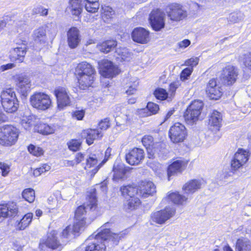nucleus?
<instances>
[{
	"label": "nucleus",
	"mask_w": 251,
	"mask_h": 251,
	"mask_svg": "<svg viewBox=\"0 0 251 251\" xmlns=\"http://www.w3.org/2000/svg\"><path fill=\"white\" fill-rule=\"evenodd\" d=\"M33 39L37 44H44L47 40L46 28L44 26H40L34 30L33 33Z\"/></svg>",
	"instance_id": "37"
},
{
	"label": "nucleus",
	"mask_w": 251,
	"mask_h": 251,
	"mask_svg": "<svg viewBox=\"0 0 251 251\" xmlns=\"http://www.w3.org/2000/svg\"><path fill=\"white\" fill-rule=\"evenodd\" d=\"M68 8L73 16L80 19L83 10L82 0H69Z\"/></svg>",
	"instance_id": "35"
},
{
	"label": "nucleus",
	"mask_w": 251,
	"mask_h": 251,
	"mask_svg": "<svg viewBox=\"0 0 251 251\" xmlns=\"http://www.w3.org/2000/svg\"><path fill=\"white\" fill-rule=\"evenodd\" d=\"M14 67V64H6L0 66L1 71H4L6 70L11 69Z\"/></svg>",
	"instance_id": "64"
},
{
	"label": "nucleus",
	"mask_w": 251,
	"mask_h": 251,
	"mask_svg": "<svg viewBox=\"0 0 251 251\" xmlns=\"http://www.w3.org/2000/svg\"><path fill=\"white\" fill-rule=\"evenodd\" d=\"M80 42L79 31L77 27L72 26L67 32V42L71 49H75L77 47Z\"/></svg>",
	"instance_id": "28"
},
{
	"label": "nucleus",
	"mask_w": 251,
	"mask_h": 251,
	"mask_svg": "<svg viewBox=\"0 0 251 251\" xmlns=\"http://www.w3.org/2000/svg\"><path fill=\"white\" fill-rule=\"evenodd\" d=\"M145 157L144 151L139 148L134 147L130 150L125 155L126 162L130 165L140 164Z\"/></svg>",
	"instance_id": "20"
},
{
	"label": "nucleus",
	"mask_w": 251,
	"mask_h": 251,
	"mask_svg": "<svg viewBox=\"0 0 251 251\" xmlns=\"http://www.w3.org/2000/svg\"><path fill=\"white\" fill-rule=\"evenodd\" d=\"M202 182L200 179H192L187 181L182 186V190L187 195L193 194L201 188Z\"/></svg>",
	"instance_id": "30"
},
{
	"label": "nucleus",
	"mask_w": 251,
	"mask_h": 251,
	"mask_svg": "<svg viewBox=\"0 0 251 251\" xmlns=\"http://www.w3.org/2000/svg\"><path fill=\"white\" fill-rule=\"evenodd\" d=\"M114 12L112 8L108 6H104L101 7V16L106 20L110 19L112 18Z\"/></svg>",
	"instance_id": "55"
},
{
	"label": "nucleus",
	"mask_w": 251,
	"mask_h": 251,
	"mask_svg": "<svg viewBox=\"0 0 251 251\" xmlns=\"http://www.w3.org/2000/svg\"><path fill=\"white\" fill-rule=\"evenodd\" d=\"M128 233V232L126 229L122 230L118 233L111 231L109 241L111 242L114 246L118 245L121 240L126 237Z\"/></svg>",
	"instance_id": "44"
},
{
	"label": "nucleus",
	"mask_w": 251,
	"mask_h": 251,
	"mask_svg": "<svg viewBox=\"0 0 251 251\" xmlns=\"http://www.w3.org/2000/svg\"><path fill=\"white\" fill-rule=\"evenodd\" d=\"M148 111L146 108H142L137 110V114L141 117H146L150 116Z\"/></svg>",
	"instance_id": "62"
},
{
	"label": "nucleus",
	"mask_w": 251,
	"mask_h": 251,
	"mask_svg": "<svg viewBox=\"0 0 251 251\" xmlns=\"http://www.w3.org/2000/svg\"><path fill=\"white\" fill-rule=\"evenodd\" d=\"M111 233V231L110 228H102L96 235L95 238L97 239L96 240H99L103 242H104V241H109Z\"/></svg>",
	"instance_id": "48"
},
{
	"label": "nucleus",
	"mask_w": 251,
	"mask_h": 251,
	"mask_svg": "<svg viewBox=\"0 0 251 251\" xmlns=\"http://www.w3.org/2000/svg\"><path fill=\"white\" fill-rule=\"evenodd\" d=\"M84 251H106V246L102 241L94 240L86 245Z\"/></svg>",
	"instance_id": "39"
},
{
	"label": "nucleus",
	"mask_w": 251,
	"mask_h": 251,
	"mask_svg": "<svg viewBox=\"0 0 251 251\" xmlns=\"http://www.w3.org/2000/svg\"><path fill=\"white\" fill-rule=\"evenodd\" d=\"M223 86L218 77L210 78L206 83L205 89L207 97L211 100H219L224 94Z\"/></svg>",
	"instance_id": "10"
},
{
	"label": "nucleus",
	"mask_w": 251,
	"mask_h": 251,
	"mask_svg": "<svg viewBox=\"0 0 251 251\" xmlns=\"http://www.w3.org/2000/svg\"><path fill=\"white\" fill-rule=\"evenodd\" d=\"M168 201L177 206H183L188 202V198L178 191L169 192L167 195Z\"/></svg>",
	"instance_id": "31"
},
{
	"label": "nucleus",
	"mask_w": 251,
	"mask_h": 251,
	"mask_svg": "<svg viewBox=\"0 0 251 251\" xmlns=\"http://www.w3.org/2000/svg\"><path fill=\"white\" fill-rule=\"evenodd\" d=\"M111 124L109 117H106L100 120L98 123V127H96L103 133L104 131L107 130L111 126Z\"/></svg>",
	"instance_id": "52"
},
{
	"label": "nucleus",
	"mask_w": 251,
	"mask_h": 251,
	"mask_svg": "<svg viewBox=\"0 0 251 251\" xmlns=\"http://www.w3.org/2000/svg\"><path fill=\"white\" fill-rule=\"evenodd\" d=\"M23 198L29 203L33 202L35 199L34 190L32 188H25L22 193Z\"/></svg>",
	"instance_id": "50"
},
{
	"label": "nucleus",
	"mask_w": 251,
	"mask_h": 251,
	"mask_svg": "<svg viewBox=\"0 0 251 251\" xmlns=\"http://www.w3.org/2000/svg\"><path fill=\"white\" fill-rule=\"evenodd\" d=\"M189 160L182 157L173 158L167 167L166 172L169 180L173 176L181 174L187 168Z\"/></svg>",
	"instance_id": "9"
},
{
	"label": "nucleus",
	"mask_w": 251,
	"mask_h": 251,
	"mask_svg": "<svg viewBox=\"0 0 251 251\" xmlns=\"http://www.w3.org/2000/svg\"><path fill=\"white\" fill-rule=\"evenodd\" d=\"M193 64H189L187 67L182 70L180 74V80L182 81H185L188 79L193 71Z\"/></svg>",
	"instance_id": "54"
},
{
	"label": "nucleus",
	"mask_w": 251,
	"mask_h": 251,
	"mask_svg": "<svg viewBox=\"0 0 251 251\" xmlns=\"http://www.w3.org/2000/svg\"><path fill=\"white\" fill-rule=\"evenodd\" d=\"M166 11L168 18L173 21H180L187 17L186 11L182 9L181 5L178 3L169 4Z\"/></svg>",
	"instance_id": "19"
},
{
	"label": "nucleus",
	"mask_w": 251,
	"mask_h": 251,
	"mask_svg": "<svg viewBox=\"0 0 251 251\" xmlns=\"http://www.w3.org/2000/svg\"><path fill=\"white\" fill-rule=\"evenodd\" d=\"M222 115L217 110H213L209 115L208 126L209 128L215 132L219 131L222 126Z\"/></svg>",
	"instance_id": "25"
},
{
	"label": "nucleus",
	"mask_w": 251,
	"mask_h": 251,
	"mask_svg": "<svg viewBox=\"0 0 251 251\" xmlns=\"http://www.w3.org/2000/svg\"><path fill=\"white\" fill-rule=\"evenodd\" d=\"M18 213V208L12 202L0 204V218L14 217Z\"/></svg>",
	"instance_id": "26"
},
{
	"label": "nucleus",
	"mask_w": 251,
	"mask_h": 251,
	"mask_svg": "<svg viewBox=\"0 0 251 251\" xmlns=\"http://www.w3.org/2000/svg\"><path fill=\"white\" fill-rule=\"evenodd\" d=\"M20 129L11 124L4 125L0 126V145L10 147L15 145L18 142Z\"/></svg>",
	"instance_id": "2"
},
{
	"label": "nucleus",
	"mask_w": 251,
	"mask_h": 251,
	"mask_svg": "<svg viewBox=\"0 0 251 251\" xmlns=\"http://www.w3.org/2000/svg\"><path fill=\"white\" fill-rule=\"evenodd\" d=\"M176 209L175 207L167 206L164 208L152 212L151 220L157 225H163L166 221L175 216Z\"/></svg>",
	"instance_id": "13"
},
{
	"label": "nucleus",
	"mask_w": 251,
	"mask_h": 251,
	"mask_svg": "<svg viewBox=\"0 0 251 251\" xmlns=\"http://www.w3.org/2000/svg\"><path fill=\"white\" fill-rule=\"evenodd\" d=\"M79 136L82 140H85L87 145L91 146L95 141L101 140L104 133L97 128H87L82 130Z\"/></svg>",
	"instance_id": "18"
},
{
	"label": "nucleus",
	"mask_w": 251,
	"mask_h": 251,
	"mask_svg": "<svg viewBox=\"0 0 251 251\" xmlns=\"http://www.w3.org/2000/svg\"><path fill=\"white\" fill-rule=\"evenodd\" d=\"M250 155L249 150L241 148H238L230 160L231 172L235 173L240 169H242L248 163Z\"/></svg>",
	"instance_id": "7"
},
{
	"label": "nucleus",
	"mask_w": 251,
	"mask_h": 251,
	"mask_svg": "<svg viewBox=\"0 0 251 251\" xmlns=\"http://www.w3.org/2000/svg\"><path fill=\"white\" fill-rule=\"evenodd\" d=\"M84 7L88 12L91 13H95L97 12L99 9V1H86Z\"/></svg>",
	"instance_id": "51"
},
{
	"label": "nucleus",
	"mask_w": 251,
	"mask_h": 251,
	"mask_svg": "<svg viewBox=\"0 0 251 251\" xmlns=\"http://www.w3.org/2000/svg\"><path fill=\"white\" fill-rule=\"evenodd\" d=\"M153 95L158 100H167L168 102L172 101L171 100H170L167 90L162 87H156L153 92Z\"/></svg>",
	"instance_id": "42"
},
{
	"label": "nucleus",
	"mask_w": 251,
	"mask_h": 251,
	"mask_svg": "<svg viewBox=\"0 0 251 251\" xmlns=\"http://www.w3.org/2000/svg\"><path fill=\"white\" fill-rule=\"evenodd\" d=\"M35 128L37 132L45 135L53 134L56 130L54 125H50L42 122L37 123L35 126Z\"/></svg>",
	"instance_id": "38"
},
{
	"label": "nucleus",
	"mask_w": 251,
	"mask_h": 251,
	"mask_svg": "<svg viewBox=\"0 0 251 251\" xmlns=\"http://www.w3.org/2000/svg\"><path fill=\"white\" fill-rule=\"evenodd\" d=\"M8 121V117L0 110V124Z\"/></svg>",
	"instance_id": "63"
},
{
	"label": "nucleus",
	"mask_w": 251,
	"mask_h": 251,
	"mask_svg": "<svg viewBox=\"0 0 251 251\" xmlns=\"http://www.w3.org/2000/svg\"><path fill=\"white\" fill-rule=\"evenodd\" d=\"M53 93L56 98L57 108L59 110L64 109L71 104V100L67 88L58 86L54 89Z\"/></svg>",
	"instance_id": "17"
},
{
	"label": "nucleus",
	"mask_w": 251,
	"mask_h": 251,
	"mask_svg": "<svg viewBox=\"0 0 251 251\" xmlns=\"http://www.w3.org/2000/svg\"><path fill=\"white\" fill-rule=\"evenodd\" d=\"M27 149L28 152L35 157H41L44 156L45 154V150L42 147L35 146L32 144L28 145Z\"/></svg>",
	"instance_id": "46"
},
{
	"label": "nucleus",
	"mask_w": 251,
	"mask_h": 251,
	"mask_svg": "<svg viewBox=\"0 0 251 251\" xmlns=\"http://www.w3.org/2000/svg\"><path fill=\"white\" fill-rule=\"evenodd\" d=\"M22 44L25 46L24 48L17 47L10 50L9 58L11 61L17 63L23 62L27 49L26 41H23Z\"/></svg>",
	"instance_id": "27"
},
{
	"label": "nucleus",
	"mask_w": 251,
	"mask_h": 251,
	"mask_svg": "<svg viewBox=\"0 0 251 251\" xmlns=\"http://www.w3.org/2000/svg\"><path fill=\"white\" fill-rule=\"evenodd\" d=\"M150 116L156 114L159 110V105L152 101H149L147 103L146 105Z\"/></svg>",
	"instance_id": "56"
},
{
	"label": "nucleus",
	"mask_w": 251,
	"mask_h": 251,
	"mask_svg": "<svg viewBox=\"0 0 251 251\" xmlns=\"http://www.w3.org/2000/svg\"><path fill=\"white\" fill-rule=\"evenodd\" d=\"M30 105L39 111H46L50 108L53 102L50 95L45 92H35L29 98Z\"/></svg>",
	"instance_id": "5"
},
{
	"label": "nucleus",
	"mask_w": 251,
	"mask_h": 251,
	"mask_svg": "<svg viewBox=\"0 0 251 251\" xmlns=\"http://www.w3.org/2000/svg\"><path fill=\"white\" fill-rule=\"evenodd\" d=\"M85 154L84 152H78L75 155L73 160H66L63 161V166L66 167H75L81 163L85 159Z\"/></svg>",
	"instance_id": "41"
},
{
	"label": "nucleus",
	"mask_w": 251,
	"mask_h": 251,
	"mask_svg": "<svg viewBox=\"0 0 251 251\" xmlns=\"http://www.w3.org/2000/svg\"><path fill=\"white\" fill-rule=\"evenodd\" d=\"M86 206L84 204L76 207L74 211V222L72 226V233L74 236L79 234L80 231L87 226Z\"/></svg>",
	"instance_id": "4"
},
{
	"label": "nucleus",
	"mask_w": 251,
	"mask_h": 251,
	"mask_svg": "<svg viewBox=\"0 0 251 251\" xmlns=\"http://www.w3.org/2000/svg\"><path fill=\"white\" fill-rule=\"evenodd\" d=\"M188 131L185 126L179 122L174 123L170 128L168 136L170 141L175 144H178L187 140Z\"/></svg>",
	"instance_id": "8"
},
{
	"label": "nucleus",
	"mask_w": 251,
	"mask_h": 251,
	"mask_svg": "<svg viewBox=\"0 0 251 251\" xmlns=\"http://www.w3.org/2000/svg\"><path fill=\"white\" fill-rule=\"evenodd\" d=\"M86 207L90 211H96L98 210V200L97 197V190L93 188L88 192L86 196Z\"/></svg>",
	"instance_id": "32"
},
{
	"label": "nucleus",
	"mask_w": 251,
	"mask_h": 251,
	"mask_svg": "<svg viewBox=\"0 0 251 251\" xmlns=\"http://www.w3.org/2000/svg\"><path fill=\"white\" fill-rule=\"evenodd\" d=\"M13 78L17 92L22 99H25L31 90V82L29 78L25 75L18 74L14 75Z\"/></svg>",
	"instance_id": "16"
},
{
	"label": "nucleus",
	"mask_w": 251,
	"mask_h": 251,
	"mask_svg": "<svg viewBox=\"0 0 251 251\" xmlns=\"http://www.w3.org/2000/svg\"><path fill=\"white\" fill-rule=\"evenodd\" d=\"M85 111L83 109L77 110L74 111L72 114L73 118L77 120H82L85 115Z\"/></svg>",
	"instance_id": "58"
},
{
	"label": "nucleus",
	"mask_w": 251,
	"mask_h": 251,
	"mask_svg": "<svg viewBox=\"0 0 251 251\" xmlns=\"http://www.w3.org/2000/svg\"><path fill=\"white\" fill-rule=\"evenodd\" d=\"M181 85V83L180 80L176 79L175 81L171 82L168 86V90L167 91L170 100H172L174 99L176 95V90Z\"/></svg>",
	"instance_id": "47"
},
{
	"label": "nucleus",
	"mask_w": 251,
	"mask_h": 251,
	"mask_svg": "<svg viewBox=\"0 0 251 251\" xmlns=\"http://www.w3.org/2000/svg\"><path fill=\"white\" fill-rule=\"evenodd\" d=\"M99 74L104 78L112 79L119 75L122 71L115 64H98Z\"/></svg>",
	"instance_id": "21"
},
{
	"label": "nucleus",
	"mask_w": 251,
	"mask_h": 251,
	"mask_svg": "<svg viewBox=\"0 0 251 251\" xmlns=\"http://www.w3.org/2000/svg\"><path fill=\"white\" fill-rule=\"evenodd\" d=\"M82 139H71L68 141L67 145L68 149L72 152H76L80 150L82 147Z\"/></svg>",
	"instance_id": "45"
},
{
	"label": "nucleus",
	"mask_w": 251,
	"mask_h": 251,
	"mask_svg": "<svg viewBox=\"0 0 251 251\" xmlns=\"http://www.w3.org/2000/svg\"><path fill=\"white\" fill-rule=\"evenodd\" d=\"M235 249L236 251H251V243L246 238H239L236 242Z\"/></svg>",
	"instance_id": "40"
},
{
	"label": "nucleus",
	"mask_w": 251,
	"mask_h": 251,
	"mask_svg": "<svg viewBox=\"0 0 251 251\" xmlns=\"http://www.w3.org/2000/svg\"><path fill=\"white\" fill-rule=\"evenodd\" d=\"M141 142L150 158H153L155 154L163 152L166 147L163 141H156L152 136L149 134L144 135L141 139Z\"/></svg>",
	"instance_id": "6"
},
{
	"label": "nucleus",
	"mask_w": 251,
	"mask_h": 251,
	"mask_svg": "<svg viewBox=\"0 0 251 251\" xmlns=\"http://www.w3.org/2000/svg\"><path fill=\"white\" fill-rule=\"evenodd\" d=\"M136 186L138 189V194L141 198H148L152 196L156 192L155 185L150 180H141Z\"/></svg>",
	"instance_id": "23"
},
{
	"label": "nucleus",
	"mask_w": 251,
	"mask_h": 251,
	"mask_svg": "<svg viewBox=\"0 0 251 251\" xmlns=\"http://www.w3.org/2000/svg\"><path fill=\"white\" fill-rule=\"evenodd\" d=\"M40 246H45L51 250L58 249L60 251L63 248V246L58 238L57 233L54 231L50 232L45 239H42L40 243Z\"/></svg>",
	"instance_id": "22"
},
{
	"label": "nucleus",
	"mask_w": 251,
	"mask_h": 251,
	"mask_svg": "<svg viewBox=\"0 0 251 251\" xmlns=\"http://www.w3.org/2000/svg\"><path fill=\"white\" fill-rule=\"evenodd\" d=\"M238 75L237 68L232 66H227L223 69L218 79L223 86L231 87L236 82Z\"/></svg>",
	"instance_id": "11"
},
{
	"label": "nucleus",
	"mask_w": 251,
	"mask_h": 251,
	"mask_svg": "<svg viewBox=\"0 0 251 251\" xmlns=\"http://www.w3.org/2000/svg\"><path fill=\"white\" fill-rule=\"evenodd\" d=\"M117 44L116 39L109 38L99 43L97 48L100 52L107 54L114 50L117 48Z\"/></svg>",
	"instance_id": "29"
},
{
	"label": "nucleus",
	"mask_w": 251,
	"mask_h": 251,
	"mask_svg": "<svg viewBox=\"0 0 251 251\" xmlns=\"http://www.w3.org/2000/svg\"><path fill=\"white\" fill-rule=\"evenodd\" d=\"M139 84L138 79L132 77H127L123 86L125 93L128 96L135 94L138 91Z\"/></svg>",
	"instance_id": "33"
},
{
	"label": "nucleus",
	"mask_w": 251,
	"mask_h": 251,
	"mask_svg": "<svg viewBox=\"0 0 251 251\" xmlns=\"http://www.w3.org/2000/svg\"><path fill=\"white\" fill-rule=\"evenodd\" d=\"M33 216V213L31 212H28L25 214L20 220L16 222L15 229L17 231H21L26 229L31 223Z\"/></svg>",
	"instance_id": "34"
},
{
	"label": "nucleus",
	"mask_w": 251,
	"mask_h": 251,
	"mask_svg": "<svg viewBox=\"0 0 251 251\" xmlns=\"http://www.w3.org/2000/svg\"><path fill=\"white\" fill-rule=\"evenodd\" d=\"M203 106L201 100H197L192 101L184 112L185 120L189 122L197 121L202 112Z\"/></svg>",
	"instance_id": "12"
},
{
	"label": "nucleus",
	"mask_w": 251,
	"mask_h": 251,
	"mask_svg": "<svg viewBox=\"0 0 251 251\" xmlns=\"http://www.w3.org/2000/svg\"><path fill=\"white\" fill-rule=\"evenodd\" d=\"M111 149L109 148L106 149L105 152V155L104 158L98 164L99 158L97 156L96 154H93L86 158L84 169L88 170L92 168H94L92 170L89 171V174H90L91 177H93L94 176L100 168L108 160L109 156L106 157V154L107 153H109Z\"/></svg>",
	"instance_id": "15"
},
{
	"label": "nucleus",
	"mask_w": 251,
	"mask_h": 251,
	"mask_svg": "<svg viewBox=\"0 0 251 251\" xmlns=\"http://www.w3.org/2000/svg\"><path fill=\"white\" fill-rule=\"evenodd\" d=\"M10 172V165L4 162L0 161V174L3 177L7 176Z\"/></svg>",
	"instance_id": "57"
},
{
	"label": "nucleus",
	"mask_w": 251,
	"mask_h": 251,
	"mask_svg": "<svg viewBox=\"0 0 251 251\" xmlns=\"http://www.w3.org/2000/svg\"><path fill=\"white\" fill-rule=\"evenodd\" d=\"M120 192L122 196L125 198H129L138 194V189L135 183L122 185L120 188Z\"/></svg>",
	"instance_id": "36"
},
{
	"label": "nucleus",
	"mask_w": 251,
	"mask_h": 251,
	"mask_svg": "<svg viewBox=\"0 0 251 251\" xmlns=\"http://www.w3.org/2000/svg\"><path fill=\"white\" fill-rule=\"evenodd\" d=\"M191 44V41L189 39H184L178 44V47L180 49H184L188 47Z\"/></svg>",
	"instance_id": "61"
},
{
	"label": "nucleus",
	"mask_w": 251,
	"mask_h": 251,
	"mask_svg": "<svg viewBox=\"0 0 251 251\" xmlns=\"http://www.w3.org/2000/svg\"><path fill=\"white\" fill-rule=\"evenodd\" d=\"M141 203V200L136 196L130 197L127 200V209L130 210L137 209Z\"/></svg>",
	"instance_id": "49"
},
{
	"label": "nucleus",
	"mask_w": 251,
	"mask_h": 251,
	"mask_svg": "<svg viewBox=\"0 0 251 251\" xmlns=\"http://www.w3.org/2000/svg\"><path fill=\"white\" fill-rule=\"evenodd\" d=\"M34 14H39L40 16H46L48 14V9L42 6L37 7L34 9Z\"/></svg>",
	"instance_id": "59"
},
{
	"label": "nucleus",
	"mask_w": 251,
	"mask_h": 251,
	"mask_svg": "<svg viewBox=\"0 0 251 251\" xmlns=\"http://www.w3.org/2000/svg\"><path fill=\"white\" fill-rule=\"evenodd\" d=\"M149 22L153 30L155 31L161 30L165 26L164 12L160 8L152 9L149 14Z\"/></svg>",
	"instance_id": "14"
},
{
	"label": "nucleus",
	"mask_w": 251,
	"mask_h": 251,
	"mask_svg": "<svg viewBox=\"0 0 251 251\" xmlns=\"http://www.w3.org/2000/svg\"><path fill=\"white\" fill-rule=\"evenodd\" d=\"M74 75L79 90H88L95 86L97 73L91 64H77Z\"/></svg>",
	"instance_id": "1"
},
{
	"label": "nucleus",
	"mask_w": 251,
	"mask_h": 251,
	"mask_svg": "<svg viewBox=\"0 0 251 251\" xmlns=\"http://www.w3.org/2000/svg\"><path fill=\"white\" fill-rule=\"evenodd\" d=\"M131 36L134 42L141 44H147L151 40L150 31L142 27L134 28Z\"/></svg>",
	"instance_id": "24"
},
{
	"label": "nucleus",
	"mask_w": 251,
	"mask_h": 251,
	"mask_svg": "<svg viewBox=\"0 0 251 251\" xmlns=\"http://www.w3.org/2000/svg\"><path fill=\"white\" fill-rule=\"evenodd\" d=\"M72 233V227L71 228V225L67 226L62 231L61 236L64 238H67L69 237L70 233Z\"/></svg>",
	"instance_id": "60"
},
{
	"label": "nucleus",
	"mask_w": 251,
	"mask_h": 251,
	"mask_svg": "<svg viewBox=\"0 0 251 251\" xmlns=\"http://www.w3.org/2000/svg\"><path fill=\"white\" fill-rule=\"evenodd\" d=\"M0 101L3 110L7 113H13L19 108V100L13 88L3 89L0 93Z\"/></svg>",
	"instance_id": "3"
},
{
	"label": "nucleus",
	"mask_w": 251,
	"mask_h": 251,
	"mask_svg": "<svg viewBox=\"0 0 251 251\" xmlns=\"http://www.w3.org/2000/svg\"><path fill=\"white\" fill-rule=\"evenodd\" d=\"M50 168V166L49 164H42L39 167L36 168L33 170V175L35 177L39 176L42 174L49 171Z\"/></svg>",
	"instance_id": "53"
},
{
	"label": "nucleus",
	"mask_w": 251,
	"mask_h": 251,
	"mask_svg": "<svg viewBox=\"0 0 251 251\" xmlns=\"http://www.w3.org/2000/svg\"><path fill=\"white\" fill-rule=\"evenodd\" d=\"M128 171L127 168L121 165H114L113 167V179L115 180L123 179Z\"/></svg>",
	"instance_id": "43"
}]
</instances>
